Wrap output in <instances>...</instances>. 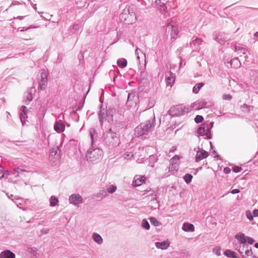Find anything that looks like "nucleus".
Returning <instances> with one entry per match:
<instances>
[{
	"label": "nucleus",
	"mask_w": 258,
	"mask_h": 258,
	"mask_svg": "<svg viewBox=\"0 0 258 258\" xmlns=\"http://www.w3.org/2000/svg\"><path fill=\"white\" fill-rule=\"evenodd\" d=\"M209 132V128L208 125L203 124L198 130V133L200 136L207 135Z\"/></svg>",
	"instance_id": "nucleus-10"
},
{
	"label": "nucleus",
	"mask_w": 258,
	"mask_h": 258,
	"mask_svg": "<svg viewBox=\"0 0 258 258\" xmlns=\"http://www.w3.org/2000/svg\"><path fill=\"white\" fill-rule=\"evenodd\" d=\"M231 64L233 68H236L240 66L241 63L237 58H234L231 60Z\"/></svg>",
	"instance_id": "nucleus-23"
},
{
	"label": "nucleus",
	"mask_w": 258,
	"mask_h": 258,
	"mask_svg": "<svg viewBox=\"0 0 258 258\" xmlns=\"http://www.w3.org/2000/svg\"><path fill=\"white\" fill-rule=\"evenodd\" d=\"M120 19L123 22L127 24H132L136 22V14L133 12H130L128 9H124L120 15Z\"/></svg>",
	"instance_id": "nucleus-1"
},
{
	"label": "nucleus",
	"mask_w": 258,
	"mask_h": 258,
	"mask_svg": "<svg viewBox=\"0 0 258 258\" xmlns=\"http://www.w3.org/2000/svg\"><path fill=\"white\" fill-rule=\"evenodd\" d=\"M65 128V125L62 123H60L58 122H56L54 125V130L59 133L64 131Z\"/></svg>",
	"instance_id": "nucleus-12"
},
{
	"label": "nucleus",
	"mask_w": 258,
	"mask_h": 258,
	"mask_svg": "<svg viewBox=\"0 0 258 258\" xmlns=\"http://www.w3.org/2000/svg\"><path fill=\"white\" fill-rule=\"evenodd\" d=\"M254 246H255L256 248H258V243H255L254 244Z\"/></svg>",
	"instance_id": "nucleus-45"
},
{
	"label": "nucleus",
	"mask_w": 258,
	"mask_h": 258,
	"mask_svg": "<svg viewBox=\"0 0 258 258\" xmlns=\"http://www.w3.org/2000/svg\"><path fill=\"white\" fill-rule=\"evenodd\" d=\"M246 241L250 244H252L253 242H254V240L250 237H246Z\"/></svg>",
	"instance_id": "nucleus-36"
},
{
	"label": "nucleus",
	"mask_w": 258,
	"mask_h": 258,
	"mask_svg": "<svg viewBox=\"0 0 258 258\" xmlns=\"http://www.w3.org/2000/svg\"><path fill=\"white\" fill-rule=\"evenodd\" d=\"M135 97V95L133 94H129L128 95V99H127V102H130L131 101V98H134Z\"/></svg>",
	"instance_id": "nucleus-39"
},
{
	"label": "nucleus",
	"mask_w": 258,
	"mask_h": 258,
	"mask_svg": "<svg viewBox=\"0 0 258 258\" xmlns=\"http://www.w3.org/2000/svg\"><path fill=\"white\" fill-rule=\"evenodd\" d=\"M182 229L185 231H194L195 230L194 226L190 223H185L183 224Z\"/></svg>",
	"instance_id": "nucleus-17"
},
{
	"label": "nucleus",
	"mask_w": 258,
	"mask_h": 258,
	"mask_svg": "<svg viewBox=\"0 0 258 258\" xmlns=\"http://www.w3.org/2000/svg\"><path fill=\"white\" fill-rule=\"evenodd\" d=\"M115 138H116V140H117V142H116V143L118 144H119V143H118V141H119L118 138L116 135H115Z\"/></svg>",
	"instance_id": "nucleus-44"
},
{
	"label": "nucleus",
	"mask_w": 258,
	"mask_h": 258,
	"mask_svg": "<svg viewBox=\"0 0 258 258\" xmlns=\"http://www.w3.org/2000/svg\"><path fill=\"white\" fill-rule=\"evenodd\" d=\"M93 239L98 243H101L102 242V238L97 233H94L93 235Z\"/></svg>",
	"instance_id": "nucleus-25"
},
{
	"label": "nucleus",
	"mask_w": 258,
	"mask_h": 258,
	"mask_svg": "<svg viewBox=\"0 0 258 258\" xmlns=\"http://www.w3.org/2000/svg\"><path fill=\"white\" fill-rule=\"evenodd\" d=\"M91 135L92 139H93V135H92V134H91Z\"/></svg>",
	"instance_id": "nucleus-48"
},
{
	"label": "nucleus",
	"mask_w": 258,
	"mask_h": 258,
	"mask_svg": "<svg viewBox=\"0 0 258 258\" xmlns=\"http://www.w3.org/2000/svg\"><path fill=\"white\" fill-rule=\"evenodd\" d=\"M27 99H28V101H31L32 100L33 98H32V96L31 94H30L29 95V96L27 97Z\"/></svg>",
	"instance_id": "nucleus-43"
},
{
	"label": "nucleus",
	"mask_w": 258,
	"mask_h": 258,
	"mask_svg": "<svg viewBox=\"0 0 258 258\" xmlns=\"http://www.w3.org/2000/svg\"><path fill=\"white\" fill-rule=\"evenodd\" d=\"M50 205L54 206L57 205L58 203L57 199L54 197H51L50 200Z\"/></svg>",
	"instance_id": "nucleus-29"
},
{
	"label": "nucleus",
	"mask_w": 258,
	"mask_h": 258,
	"mask_svg": "<svg viewBox=\"0 0 258 258\" xmlns=\"http://www.w3.org/2000/svg\"><path fill=\"white\" fill-rule=\"evenodd\" d=\"M6 174H9L8 171H5L2 167H0V178L4 177Z\"/></svg>",
	"instance_id": "nucleus-32"
},
{
	"label": "nucleus",
	"mask_w": 258,
	"mask_h": 258,
	"mask_svg": "<svg viewBox=\"0 0 258 258\" xmlns=\"http://www.w3.org/2000/svg\"><path fill=\"white\" fill-rule=\"evenodd\" d=\"M235 238L242 243H245L246 242V237L243 233L237 234Z\"/></svg>",
	"instance_id": "nucleus-18"
},
{
	"label": "nucleus",
	"mask_w": 258,
	"mask_h": 258,
	"mask_svg": "<svg viewBox=\"0 0 258 258\" xmlns=\"http://www.w3.org/2000/svg\"><path fill=\"white\" fill-rule=\"evenodd\" d=\"M103 152L99 149H96L88 152L87 154V160L92 162H97L102 156Z\"/></svg>",
	"instance_id": "nucleus-2"
},
{
	"label": "nucleus",
	"mask_w": 258,
	"mask_h": 258,
	"mask_svg": "<svg viewBox=\"0 0 258 258\" xmlns=\"http://www.w3.org/2000/svg\"><path fill=\"white\" fill-rule=\"evenodd\" d=\"M213 252L217 255H220L221 247L217 246L213 249Z\"/></svg>",
	"instance_id": "nucleus-33"
},
{
	"label": "nucleus",
	"mask_w": 258,
	"mask_h": 258,
	"mask_svg": "<svg viewBox=\"0 0 258 258\" xmlns=\"http://www.w3.org/2000/svg\"><path fill=\"white\" fill-rule=\"evenodd\" d=\"M41 77V79L39 83L38 88L41 90H44L46 89L47 85V75L46 73H42Z\"/></svg>",
	"instance_id": "nucleus-5"
},
{
	"label": "nucleus",
	"mask_w": 258,
	"mask_h": 258,
	"mask_svg": "<svg viewBox=\"0 0 258 258\" xmlns=\"http://www.w3.org/2000/svg\"><path fill=\"white\" fill-rule=\"evenodd\" d=\"M146 180V178L144 176L136 175L134 177L132 184L135 187L140 186L145 183Z\"/></svg>",
	"instance_id": "nucleus-7"
},
{
	"label": "nucleus",
	"mask_w": 258,
	"mask_h": 258,
	"mask_svg": "<svg viewBox=\"0 0 258 258\" xmlns=\"http://www.w3.org/2000/svg\"><path fill=\"white\" fill-rule=\"evenodd\" d=\"M232 98V96L230 94L224 95L223 96V99L224 100H230Z\"/></svg>",
	"instance_id": "nucleus-38"
},
{
	"label": "nucleus",
	"mask_w": 258,
	"mask_h": 258,
	"mask_svg": "<svg viewBox=\"0 0 258 258\" xmlns=\"http://www.w3.org/2000/svg\"><path fill=\"white\" fill-rule=\"evenodd\" d=\"M1 258H15V254L9 250H6L0 253Z\"/></svg>",
	"instance_id": "nucleus-11"
},
{
	"label": "nucleus",
	"mask_w": 258,
	"mask_h": 258,
	"mask_svg": "<svg viewBox=\"0 0 258 258\" xmlns=\"http://www.w3.org/2000/svg\"><path fill=\"white\" fill-rule=\"evenodd\" d=\"M60 158V150L58 146L53 147L50 151L49 159L50 160L55 162L58 161Z\"/></svg>",
	"instance_id": "nucleus-4"
},
{
	"label": "nucleus",
	"mask_w": 258,
	"mask_h": 258,
	"mask_svg": "<svg viewBox=\"0 0 258 258\" xmlns=\"http://www.w3.org/2000/svg\"><path fill=\"white\" fill-rule=\"evenodd\" d=\"M156 246L159 248L166 249L169 246V243L167 241L161 242H156Z\"/></svg>",
	"instance_id": "nucleus-15"
},
{
	"label": "nucleus",
	"mask_w": 258,
	"mask_h": 258,
	"mask_svg": "<svg viewBox=\"0 0 258 258\" xmlns=\"http://www.w3.org/2000/svg\"><path fill=\"white\" fill-rule=\"evenodd\" d=\"M183 178L186 183H189L191 181L192 176L190 174H186Z\"/></svg>",
	"instance_id": "nucleus-27"
},
{
	"label": "nucleus",
	"mask_w": 258,
	"mask_h": 258,
	"mask_svg": "<svg viewBox=\"0 0 258 258\" xmlns=\"http://www.w3.org/2000/svg\"><path fill=\"white\" fill-rule=\"evenodd\" d=\"M209 156L208 152L205 150L199 151L197 152L196 156V161L197 162L207 158Z\"/></svg>",
	"instance_id": "nucleus-8"
},
{
	"label": "nucleus",
	"mask_w": 258,
	"mask_h": 258,
	"mask_svg": "<svg viewBox=\"0 0 258 258\" xmlns=\"http://www.w3.org/2000/svg\"><path fill=\"white\" fill-rule=\"evenodd\" d=\"M246 217L250 221L252 220L253 217L251 214V212L249 211L246 212Z\"/></svg>",
	"instance_id": "nucleus-35"
},
{
	"label": "nucleus",
	"mask_w": 258,
	"mask_h": 258,
	"mask_svg": "<svg viewBox=\"0 0 258 258\" xmlns=\"http://www.w3.org/2000/svg\"><path fill=\"white\" fill-rule=\"evenodd\" d=\"M204 85L203 83H200L197 84L194 87L192 91L194 93L197 94L200 91L201 88Z\"/></svg>",
	"instance_id": "nucleus-24"
},
{
	"label": "nucleus",
	"mask_w": 258,
	"mask_h": 258,
	"mask_svg": "<svg viewBox=\"0 0 258 258\" xmlns=\"http://www.w3.org/2000/svg\"><path fill=\"white\" fill-rule=\"evenodd\" d=\"M117 63L118 66L124 68L127 65V61L125 59H121L117 60Z\"/></svg>",
	"instance_id": "nucleus-26"
},
{
	"label": "nucleus",
	"mask_w": 258,
	"mask_h": 258,
	"mask_svg": "<svg viewBox=\"0 0 258 258\" xmlns=\"http://www.w3.org/2000/svg\"><path fill=\"white\" fill-rule=\"evenodd\" d=\"M151 127L150 121H146L139 124L135 129V134L137 136H141L146 134Z\"/></svg>",
	"instance_id": "nucleus-3"
},
{
	"label": "nucleus",
	"mask_w": 258,
	"mask_h": 258,
	"mask_svg": "<svg viewBox=\"0 0 258 258\" xmlns=\"http://www.w3.org/2000/svg\"><path fill=\"white\" fill-rule=\"evenodd\" d=\"M150 221L151 224L155 226H158L160 225V223L158 222L155 218H150Z\"/></svg>",
	"instance_id": "nucleus-28"
},
{
	"label": "nucleus",
	"mask_w": 258,
	"mask_h": 258,
	"mask_svg": "<svg viewBox=\"0 0 258 258\" xmlns=\"http://www.w3.org/2000/svg\"><path fill=\"white\" fill-rule=\"evenodd\" d=\"M196 41H200V39H196Z\"/></svg>",
	"instance_id": "nucleus-47"
},
{
	"label": "nucleus",
	"mask_w": 258,
	"mask_h": 258,
	"mask_svg": "<svg viewBox=\"0 0 258 258\" xmlns=\"http://www.w3.org/2000/svg\"><path fill=\"white\" fill-rule=\"evenodd\" d=\"M206 105V102L205 101H200L194 103L192 107L195 110H200L204 108Z\"/></svg>",
	"instance_id": "nucleus-14"
},
{
	"label": "nucleus",
	"mask_w": 258,
	"mask_h": 258,
	"mask_svg": "<svg viewBox=\"0 0 258 258\" xmlns=\"http://www.w3.org/2000/svg\"><path fill=\"white\" fill-rule=\"evenodd\" d=\"M175 77L174 75H173L172 74L170 73L169 75V76L167 77L166 78V84L167 86H169L170 88L172 87L173 85L174 82H175Z\"/></svg>",
	"instance_id": "nucleus-13"
},
{
	"label": "nucleus",
	"mask_w": 258,
	"mask_h": 258,
	"mask_svg": "<svg viewBox=\"0 0 258 258\" xmlns=\"http://www.w3.org/2000/svg\"><path fill=\"white\" fill-rule=\"evenodd\" d=\"M255 36L256 37H258V32H257L256 33H255L254 34Z\"/></svg>",
	"instance_id": "nucleus-46"
},
{
	"label": "nucleus",
	"mask_w": 258,
	"mask_h": 258,
	"mask_svg": "<svg viewBox=\"0 0 258 258\" xmlns=\"http://www.w3.org/2000/svg\"><path fill=\"white\" fill-rule=\"evenodd\" d=\"M235 51L237 52L239 56H241V54H245L247 52V50L245 48L241 47L240 46H235Z\"/></svg>",
	"instance_id": "nucleus-20"
},
{
	"label": "nucleus",
	"mask_w": 258,
	"mask_h": 258,
	"mask_svg": "<svg viewBox=\"0 0 258 258\" xmlns=\"http://www.w3.org/2000/svg\"><path fill=\"white\" fill-rule=\"evenodd\" d=\"M168 31L170 33L171 40H174L177 36L178 30L176 27H175L174 24H170L168 26Z\"/></svg>",
	"instance_id": "nucleus-6"
},
{
	"label": "nucleus",
	"mask_w": 258,
	"mask_h": 258,
	"mask_svg": "<svg viewBox=\"0 0 258 258\" xmlns=\"http://www.w3.org/2000/svg\"><path fill=\"white\" fill-rule=\"evenodd\" d=\"M231 171V169L229 167H225L224 168V172L226 173V174H228Z\"/></svg>",
	"instance_id": "nucleus-40"
},
{
	"label": "nucleus",
	"mask_w": 258,
	"mask_h": 258,
	"mask_svg": "<svg viewBox=\"0 0 258 258\" xmlns=\"http://www.w3.org/2000/svg\"><path fill=\"white\" fill-rule=\"evenodd\" d=\"M224 254L226 256L233 258H236V253L234 251H231L229 249L224 252Z\"/></svg>",
	"instance_id": "nucleus-22"
},
{
	"label": "nucleus",
	"mask_w": 258,
	"mask_h": 258,
	"mask_svg": "<svg viewBox=\"0 0 258 258\" xmlns=\"http://www.w3.org/2000/svg\"><path fill=\"white\" fill-rule=\"evenodd\" d=\"M70 200L72 204L77 205L82 203V198L79 195H72L70 197Z\"/></svg>",
	"instance_id": "nucleus-9"
},
{
	"label": "nucleus",
	"mask_w": 258,
	"mask_h": 258,
	"mask_svg": "<svg viewBox=\"0 0 258 258\" xmlns=\"http://www.w3.org/2000/svg\"><path fill=\"white\" fill-rule=\"evenodd\" d=\"M244 256L245 258H258L253 255L252 251L251 249L246 250Z\"/></svg>",
	"instance_id": "nucleus-21"
},
{
	"label": "nucleus",
	"mask_w": 258,
	"mask_h": 258,
	"mask_svg": "<svg viewBox=\"0 0 258 258\" xmlns=\"http://www.w3.org/2000/svg\"><path fill=\"white\" fill-rule=\"evenodd\" d=\"M142 226L147 230L150 228V225L148 222L145 219H143L142 221Z\"/></svg>",
	"instance_id": "nucleus-30"
},
{
	"label": "nucleus",
	"mask_w": 258,
	"mask_h": 258,
	"mask_svg": "<svg viewBox=\"0 0 258 258\" xmlns=\"http://www.w3.org/2000/svg\"><path fill=\"white\" fill-rule=\"evenodd\" d=\"M253 214L254 217L258 216V210L257 209L254 210V211H253Z\"/></svg>",
	"instance_id": "nucleus-42"
},
{
	"label": "nucleus",
	"mask_w": 258,
	"mask_h": 258,
	"mask_svg": "<svg viewBox=\"0 0 258 258\" xmlns=\"http://www.w3.org/2000/svg\"><path fill=\"white\" fill-rule=\"evenodd\" d=\"M22 108L23 109H22V112H21V115H20V118H21L22 122L23 123L24 121L27 117V112L26 106H23L22 107Z\"/></svg>",
	"instance_id": "nucleus-19"
},
{
	"label": "nucleus",
	"mask_w": 258,
	"mask_h": 258,
	"mask_svg": "<svg viewBox=\"0 0 258 258\" xmlns=\"http://www.w3.org/2000/svg\"><path fill=\"white\" fill-rule=\"evenodd\" d=\"M242 168L239 166H234L232 168V170L234 172H239L241 170Z\"/></svg>",
	"instance_id": "nucleus-34"
},
{
	"label": "nucleus",
	"mask_w": 258,
	"mask_h": 258,
	"mask_svg": "<svg viewBox=\"0 0 258 258\" xmlns=\"http://www.w3.org/2000/svg\"><path fill=\"white\" fill-rule=\"evenodd\" d=\"M239 190L238 189H234L232 190L231 191V194H235L239 192Z\"/></svg>",
	"instance_id": "nucleus-41"
},
{
	"label": "nucleus",
	"mask_w": 258,
	"mask_h": 258,
	"mask_svg": "<svg viewBox=\"0 0 258 258\" xmlns=\"http://www.w3.org/2000/svg\"><path fill=\"white\" fill-rule=\"evenodd\" d=\"M203 117L201 115H197L195 118V121L196 123H200L203 120Z\"/></svg>",
	"instance_id": "nucleus-31"
},
{
	"label": "nucleus",
	"mask_w": 258,
	"mask_h": 258,
	"mask_svg": "<svg viewBox=\"0 0 258 258\" xmlns=\"http://www.w3.org/2000/svg\"><path fill=\"white\" fill-rule=\"evenodd\" d=\"M116 189V187L115 186H113L112 187L109 188L108 189V191L110 193L114 192Z\"/></svg>",
	"instance_id": "nucleus-37"
},
{
	"label": "nucleus",
	"mask_w": 258,
	"mask_h": 258,
	"mask_svg": "<svg viewBox=\"0 0 258 258\" xmlns=\"http://www.w3.org/2000/svg\"><path fill=\"white\" fill-rule=\"evenodd\" d=\"M180 107L178 106H173L171 107L169 112L173 115H179L181 114L180 111H179Z\"/></svg>",
	"instance_id": "nucleus-16"
}]
</instances>
